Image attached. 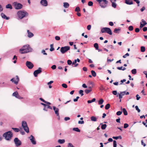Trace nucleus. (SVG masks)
<instances>
[{
  "instance_id": "f257e3e1",
  "label": "nucleus",
  "mask_w": 147,
  "mask_h": 147,
  "mask_svg": "<svg viewBox=\"0 0 147 147\" xmlns=\"http://www.w3.org/2000/svg\"><path fill=\"white\" fill-rule=\"evenodd\" d=\"M32 49L28 45L24 46L22 48L20 49V52L21 54H24L32 51Z\"/></svg>"
},
{
  "instance_id": "f03ea898",
  "label": "nucleus",
  "mask_w": 147,
  "mask_h": 147,
  "mask_svg": "<svg viewBox=\"0 0 147 147\" xmlns=\"http://www.w3.org/2000/svg\"><path fill=\"white\" fill-rule=\"evenodd\" d=\"M13 136V134L11 131H9L4 133L3 136L5 138V140L10 141Z\"/></svg>"
},
{
  "instance_id": "7ed1b4c3",
  "label": "nucleus",
  "mask_w": 147,
  "mask_h": 147,
  "mask_svg": "<svg viewBox=\"0 0 147 147\" xmlns=\"http://www.w3.org/2000/svg\"><path fill=\"white\" fill-rule=\"evenodd\" d=\"M17 14L18 17L21 19H22L26 16H28V13L24 11H20L18 12Z\"/></svg>"
},
{
  "instance_id": "20e7f679",
  "label": "nucleus",
  "mask_w": 147,
  "mask_h": 147,
  "mask_svg": "<svg viewBox=\"0 0 147 147\" xmlns=\"http://www.w3.org/2000/svg\"><path fill=\"white\" fill-rule=\"evenodd\" d=\"M101 32L102 33H107L110 35H111L112 34L111 29L108 27L102 28L101 30Z\"/></svg>"
},
{
  "instance_id": "39448f33",
  "label": "nucleus",
  "mask_w": 147,
  "mask_h": 147,
  "mask_svg": "<svg viewBox=\"0 0 147 147\" xmlns=\"http://www.w3.org/2000/svg\"><path fill=\"white\" fill-rule=\"evenodd\" d=\"M22 126L24 130L27 133L29 132V129L27 123L25 121H23L22 122Z\"/></svg>"
},
{
  "instance_id": "423d86ee",
  "label": "nucleus",
  "mask_w": 147,
  "mask_h": 147,
  "mask_svg": "<svg viewBox=\"0 0 147 147\" xmlns=\"http://www.w3.org/2000/svg\"><path fill=\"white\" fill-rule=\"evenodd\" d=\"M15 8L16 9H20L23 7V5L20 3H18L17 2H14L13 3Z\"/></svg>"
},
{
  "instance_id": "0eeeda50",
  "label": "nucleus",
  "mask_w": 147,
  "mask_h": 147,
  "mask_svg": "<svg viewBox=\"0 0 147 147\" xmlns=\"http://www.w3.org/2000/svg\"><path fill=\"white\" fill-rule=\"evenodd\" d=\"M70 49V47L69 46L62 47L60 49V51L62 54H64L69 50Z\"/></svg>"
},
{
  "instance_id": "6e6552de",
  "label": "nucleus",
  "mask_w": 147,
  "mask_h": 147,
  "mask_svg": "<svg viewBox=\"0 0 147 147\" xmlns=\"http://www.w3.org/2000/svg\"><path fill=\"white\" fill-rule=\"evenodd\" d=\"M14 142L16 147H18L22 144L21 141L18 138H14Z\"/></svg>"
},
{
  "instance_id": "1a4fd4ad",
  "label": "nucleus",
  "mask_w": 147,
  "mask_h": 147,
  "mask_svg": "<svg viewBox=\"0 0 147 147\" xmlns=\"http://www.w3.org/2000/svg\"><path fill=\"white\" fill-rule=\"evenodd\" d=\"M42 69L41 68L39 67L38 69L35 70L33 73L34 76L35 77H37L38 74L41 73L42 72Z\"/></svg>"
},
{
  "instance_id": "9d476101",
  "label": "nucleus",
  "mask_w": 147,
  "mask_h": 147,
  "mask_svg": "<svg viewBox=\"0 0 147 147\" xmlns=\"http://www.w3.org/2000/svg\"><path fill=\"white\" fill-rule=\"evenodd\" d=\"M26 64L28 68L30 69H32L34 66L33 64L31 62L29 61H27L26 62Z\"/></svg>"
},
{
  "instance_id": "9b49d317",
  "label": "nucleus",
  "mask_w": 147,
  "mask_h": 147,
  "mask_svg": "<svg viewBox=\"0 0 147 147\" xmlns=\"http://www.w3.org/2000/svg\"><path fill=\"white\" fill-rule=\"evenodd\" d=\"M29 138L30 139V140L33 144L35 145L36 144V141L33 136L32 135H30V136L29 137Z\"/></svg>"
},
{
  "instance_id": "f8f14e48",
  "label": "nucleus",
  "mask_w": 147,
  "mask_h": 147,
  "mask_svg": "<svg viewBox=\"0 0 147 147\" xmlns=\"http://www.w3.org/2000/svg\"><path fill=\"white\" fill-rule=\"evenodd\" d=\"M16 78L15 80V78H13L11 79L10 81L12 82H14V84H18V82L19 81V78L18 76H16Z\"/></svg>"
},
{
  "instance_id": "ddd939ff",
  "label": "nucleus",
  "mask_w": 147,
  "mask_h": 147,
  "mask_svg": "<svg viewBox=\"0 0 147 147\" xmlns=\"http://www.w3.org/2000/svg\"><path fill=\"white\" fill-rule=\"evenodd\" d=\"M40 3L44 7H46L48 5V2L47 0H41Z\"/></svg>"
},
{
  "instance_id": "4468645a",
  "label": "nucleus",
  "mask_w": 147,
  "mask_h": 147,
  "mask_svg": "<svg viewBox=\"0 0 147 147\" xmlns=\"http://www.w3.org/2000/svg\"><path fill=\"white\" fill-rule=\"evenodd\" d=\"M141 21L142 22H141L140 24V28H142L143 27L147 24V23L144 20L142 19Z\"/></svg>"
},
{
  "instance_id": "2eb2a0df",
  "label": "nucleus",
  "mask_w": 147,
  "mask_h": 147,
  "mask_svg": "<svg viewBox=\"0 0 147 147\" xmlns=\"http://www.w3.org/2000/svg\"><path fill=\"white\" fill-rule=\"evenodd\" d=\"M101 1H103L104 2L105 4L102 5L100 4V6L102 8H105L107 7V4L108 3V1L106 0H101Z\"/></svg>"
},
{
  "instance_id": "dca6fc26",
  "label": "nucleus",
  "mask_w": 147,
  "mask_h": 147,
  "mask_svg": "<svg viewBox=\"0 0 147 147\" xmlns=\"http://www.w3.org/2000/svg\"><path fill=\"white\" fill-rule=\"evenodd\" d=\"M53 109L54 110L55 114L57 116H59V109L58 108H57L55 107V106H53Z\"/></svg>"
},
{
  "instance_id": "f3484780",
  "label": "nucleus",
  "mask_w": 147,
  "mask_h": 147,
  "mask_svg": "<svg viewBox=\"0 0 147 147\" xmlns=\"http://www.w3.org/2000/svg\"><path fill=\"white\" fill-rule=\"evenodd\" d=\"M1 16L2 18L6 20H8L9 19V17L7 16L4 13H1Z\"/></svg>"
},
{
  "instance_id": "a211bd4d",
  "label": "nucleus",
  "mask_w": 147,
  "mask_h": 147,
  "mask_svg": "<svg viewBox=\"0 0 147 147\" xmlns=\"http://www.w3.org/2000/svg\"><path fill=\"white\" fill-rule=\"evenodd\" d=\"M125 3L127 5H131L133 4V1L131 0H127L125 1Z\"/></svg>"
},
{
  "instance_id": "6ab92c4d",
  "label": "nucleus",
  "mask_w": 147,
  "mask_h": 147,
  "mask_svg": "<svg viewBox=\"0 0 147 147\" xmlns=\"http://www.w3.org/2000/svg\"><path fill=\"white\" fill-rule=\"evenodd\" d=\"M27 32L28 33V36L29 38H31L34 36V34L32 32H30L29 30H27Z\"/></svg>"
},
{
  "instance_id": "aec40b11",
  "label": "nucleus",
  "mask_w": 147,
  "mask_h": 147,
  "mask_svg": "<svg viewBox=\"0 0 147 147\" xmlns=\"http://www.w3.org/2000/svg\"><path fill=\"white\" fill-rule=\"evenodd\" d=\"M100 125H101V128L102 130L105 129L107 126V125L106 124H103L102 123L100 124Z\"/></svg>"
},
{
  "instance_id": "412c9836",
  "label": "nucleus",
  "mask_w": 147,
  "mask_h": 147,
  "mask_svg": "<svg viewBox=\"0 0 147 147\" xmlns=\"http://www.w3.org/2000/svg\"><path fill=\"white\" fill-rule=\"evenodd\" d=\"M121 30V28H115L114 30V32L117 34H119V31Z\"/></svg>"
},
{
  "instance_id": "4be33fe9",
  "label": "nucleus",
  "mask_w": 147,
  "mask_h": 147,
  "mask_svg": "<svg viewBox=\"0 0 147 147\" xmlns=\"http://www.w3.org/2000/svg\"><path fill=\"white\" fill-rule=\"evenodd\" d=\"M121 109L122 110V112H123L124 115H127L128 113L125 109V108L122 109V107H121Z\"/></svg>"
},
{
  "instance_id": "5701e85b",
  "label": "nucleus",
  "mask_w": 147,
  "mask_h": 147,
  "mask_svg": "<svg viewBox=\"0 0 147 147\" xmlns=\"http://www.w3.org/2000/svg\"><path fill=\"white\" fill-rule=\"evenodd\" d=\"M63 6L64 8H68L69 6V4L67 2H64Z\"/></svg>"
},
{
  "instance_id": "b1692460",
  "label": "nucleus",
  "mask_w": 147,
  "mask_h": 147,
  "mask_svg": "<svg viewBox=\"0 0 147 147\" xmlns=\"http://www.w3.org/2000/svg\"><path fill=\"white\" fill-rule=\"evenodd\" d=\"M58 142L60 144H63L65 143V140L64 139H59Z\"/></svg>"
},
{
  "instance_id": "393cba45",
  "label": "nucleus",
  "mask_w": 147,
  "mask_h": 147,
  "mask_svg": "<svg viewBox=\"0 0 147 147\" xmlns=\"http://www.w3.org/2000/svg\"><path fill=\"white\" fill-rule=\"evenodd\" d=\"M6 8L7 9H12V7L11 4H8L6 6Z\"/></svg>"
},
{
  "instance_id": "a878e982",
  "label": "nucleus",
  "mask_w": 147,
  "mask_h": 147,
  "mask_svg": "<svg viewBox=\"0 0 147 147\" xmlns=\"http://www.w3.org/2000/svg\"><path fill=\"white\" fill-rule=\"evenodd\" d=\"M90 119L91 120L93 121H97V119L96 117L94 116H92L91 117Z\"/></svg>"
},
{
  "instance_id": "bb28decb",
  "label": "nucleus",
  "mask_w": 147,
  "mask_h": 147,
  "mask_svg": "<svg viewBox=\"0 0 147 147\" xmlns=\"http://www.w3.org/2000/svg\"><path fill=\"white\" fill-rule=\"evenodd\" d=\"M94 47L95 48L96 50L98 49V45L97 43H95L94 44Z\"/></svg>"
},
{
  "instance_id": "cd10ccee",
  "label": "nucleus",
  "mask_w": 147,
  "mask_h": 147,
  "mask_svg": "<svg viewBox=\"0 0 147 147\" xmlns=\"http://www.w3.org/2000/svg\"><path fill=\"white\" fill-rule=\"evenodd\" d=\"M91 72L92 75L93 77H95L96 76V73L95 71L92 70L91 71Z\"/></svg>"
},
{
  "instance_id": "c85d7f7f",
  "label": "nucleus",
  "mask_w": 147,
  "mask_h": 147,
  "mask_svg": "<svg viewBox=\"0 0 147 147\" xmlns=\"http://www.w3.org/2000/svg\"><path fill=\"white\" fill-rule=\"evenodd\" d=\"M73 130L77 132H80V130L78 127L73 128Z\"/></svg>"
},
{
  "instance_id": "c756f323",
  "label": "nucleus",
  "mask_w": 147,
  "mask_h": 147,
  "mask_svg": "<svg viewBox=\"0 0 147 147\" xmlns=\"http://www.w3.org/2000/svg\"><path fill=\"white\" fill-rule=\"evenodd\" d=\"M104 100L102 99L101 98L98 101V104L99 105H102L104 102Z\"/></svg>"
},
{
  "instance_id": "7c9ffc66",
  "label": "nucleus",
  "mask_w": 147,
  "mask_h": 147,
  "mask_svg": "<svg viewBox=\"0 0 147 147\" xmlns=\"http://www.w3.org/2000/svg\"><path fill=\"white\" fill-rule=\"evenodd\" d=\"M11 129L16 132H18L20 131V129L18 128L12 127Z\"/></svg>"
},
{
  "instance_id": "2f4dec72",
  "label": "nucleus",
  "mask_w": 147,
  "mask_h": 147,
  "mask_svg": "<svg viewBox=\"0 0 147 147\" xmlns=\"http://www.w3.org/2000/svg\"><path fill=\"white\" fill-rule=\"evenodd\" d=\"M18 95V92L17 91L15 92L12 94L13 96H15L16 98L17 97V96Z\"/></svg>"
},
{
  "instance_id": "473e14b6",
  "label": "nucleus",
  "mask_w": 147,
  "mask_h": 147,
  "mask_svg": "<svg viewBox=\"0 0 147 147\" xmlns=\"http://www.w3.org/2000/svg\"><path fill=\"white\" fill-rule=\"evenodd\" d=\"M113 139L115 140H117L118 139H121L122 137L121 136H113L112 138Z\"/></svg>"
},
{
  "instance_id": "72a5a7b5",
  "label": "nucleus",
  "mask_w": 147,
  "mask_h": 147,
  "mask_svg": "<svg viewBox=\"0 0 147 147\" xmlns=\"http://www.w3.org/2000/svg\"><path fill=\"white\" fill-rule=\"evenodd\" d=\"M110 105L108 103L105 106V109L106 110L108 109L110 107Z\"/></svg>"
},
{
  "instance_id": "f704fd0d",
  "label": "nucleus",
  "mask_w": 147,
  "mask_h": 147,
  "mask_svg": "<svg viewBox=\"0 0 147 147\" xmlns=\"http://www.w3.org/2000/svg\"><path fill=\"white\" fill-rule=\"evenodd\" d=\"M75 11L77 12L80 11V9L79 7L78 6L76 7L75 9Z\"/></svg>"
},
{
  "instance_id": "c9c22d12",
  "label": "nucleus",
  "mask_w": 147,
  "mask_h": 147,
  "mask_svg": "<svg viewBox=\"0 0 147 147\" xmlns=\"http://www.w3.org/2000/svg\"><path fill=\"white\" fill-rule=\"evenodd\" d=\"M131 72L132 74H135L137 73L136 69H133L131 70Z\"/></svg>"
},
{
  "instance_id": "e433bc0d",
  "label": "nucleus",
  "mask_w": 147,
  "mask_h": 147,
  "mask_svg": "<svg viewBox=\"0 0 147 147\" xmlns=\"http://www.w3.org/2000/svg\"><path fill=\"white\" fill-rule=\"evenodd\" d=\"M141 51L142 52H144L145 51V48L144 46H141Z\"/></svg>"
},
{
  "instance_id": "4c0bfd02",
  "label": "nucleus",
  "mask_w": 147,
  "mask_h": 147,
  "mask_svg": "<svg viewBox=\"0 0 147 147\" xmlns=\"http://www.w3.org/2000/svg\"><path fill=\"white\" fill-rule=\"evenodd\" d=\"M111 5L113 8H115L116 7L117 4L115 2H113L112 3Z\"/></svg>"
},
{
  "instance_id": "58836bf2",
  "label": "nucleus",
  "mask_w": 147,
  "mask_h": 147,
  "mask_svg": "<svg viewBox=\"0 0 147 147\" xmlns=\"http://www.w3.org/2000/svg\"><path fill=\"white\" fill-rule=\"evenodd\" d=\"M92 91V89H86L85 90V93L88 94Z\"/></svg>"
},
{
  "instance_id": "ea45409f",
  "label": "nucleus",
  "mask_w": 147,
  "mask_h": 147,
  "mask_svg": "<svg viewBox=\"0 0 147 147\" xmlns=\"http://www.w3.org/2000/svg\"><path fill=\"white\" fill-rule=\"evenodd\" d=\"M128 30L130 31H132L134 29V27L133 26H130L128 27Z\"/></svg>"
},
{
  "instance_id": "a19ab883",
  "label": "nucleus",
  "mask_w": 147,
  "mask_h": 147,
  "mask_svg": "<svg viewBox=\"0 0 147 147\" xmlns=\"http://www.w3.org/2000/svg\"><path fill=\"white\" fill-rule=\"evenodd\" d=\"M122 113V111H119L116 113V115L118 116L120 115H121Z\"/></svg>"
},
{
  "instance_id": "79ce46f5",
  "label": "nucleus",
  "mask_w": 147,
  "mask_h": 147,
  "mask_svg": "<svg viewBox=\"0 0 147 147\" xmlns=\"http://www.w3.org/2000/svg\"><path fill=\"white\" fill-rule=\"evenodd\" d=\"M88 5L90 6H92L93 5V3L92 1H89L88 3Z\"/></svg>"
},
{
  "instance_id": "37998d69",
  "label": "nucleus",
  "mask_w": 147,
  "mask_h": 147,
  "mask_svg": "<svg viewBox=\"0 0 147 147\" xmlns=\"http://www.w3.org/2000/svg\"><path fill=\"white\" fill-rule=\"evenodd\" d=\"M79 94H80L82 96L84 95L83 90H81L79 91Z\"/></svg>"
},
{
  "instance_id": "c03bdc74",
  "label": "nucleus",
  "mask_w": 147,
  "mask_h": 147,
  "mask_svg": "<svg viewBox=\"0 0 147 147\" xmlns=\"http://www.w3.org/2000/svg\"><path fill=\"white\" fill-rule=\"evenodd\" d=\"M117 142L116 140L113 141V147H117Z\"/></svg>"
},
{
  "instance_id": "a18cd8bd",
  "label": "nucleus",
  "mask_w": 147,
  "mask_h": 147,
  "mask_svg": "<svg viewBox=\"0 0 147 147\" xmlns=\"http://www.w3.org/2000/svg\"><path fill=\"white\" fill-rule=\"evenodd\" d=\"M125 91H124L123 92H120L119 94H121V95L123 96H124L125 94Z\"/></svg>"
},
{
  "instance_id": "49530a36",
  "label": "nucleus",
  "mask_w": 147,
  "mask_h": 147,
  "mask_svg": "<svg viewBox=\"0 0 147 147\" xmlns=\"http://www.w3.org/2000/svg\"><path fill=\"white\" fill-rule=\"evenodd\" d=\"M67 63L69 65H71L72 64V62L70 60H68L67 61Z\"/></svg>"
},
{
  "instance_id": "de8ad7c7",
  "label": "nucleus",
  "mask_w": 147,
  "mask_h": 147,
  "mask_svg": "<svg viewBox=\"0 0 147 147\" xmlns=\"http://www.w3.org/2000/svg\"><path fill=\"white\" fill-rule=\"evenodd\" d=\"M41 53H43L44 55H47V53L45 52V51L44 50H43L41 52Z\"/></svg>"
},
{
  "instance_id": "09e8293b",
  "label": "nucleus",
  "mask_w": 147,
  "mask_h": 147,
  "mask_svg": "<svg viewBox=\"0 0 147 147\" xmlns=\"http://www.w3.org/2000/svg\"><path fill=\"white\" fill-rule=\"evenodd\" d=\"M112 93L113 94L115 95H116L117 94H118V93H117V92L116 90H114L112 91Z\"/></svg>"
},
{
  "instance_id": "8fccbe9b",
  "label": "nucleus",
  "mask_w": 147,
  "mask_h": 147,
  "mask_svg": "<svg viewBox=\"0 0 147 147\" xmlns=\"http://www.w3.org/2000/svg\"><path fill=\"white\" fill-rule=\"evenodd\" d=\"M62 86L65 88H66L67 87V85L66 84L64 83L63 84H62Z\"/></svg>"
},
{
  "instance_id": "3c124183",
  "label": "nucleus",
  "mask_w": 147,
  "mask_h": 147,
  "mask_svg": "<svg viewBox=\"0 0 147 147\" xmlns=\"http://www.w3.org/2000/svg\"><path fill=\"white\" fill-rule=\"evenodd\" d=\"M129 126V125L127 123H125L124 124L123 127L124 128H126Z\"/></svg>"
},
{
  "instance_id": "603ef678",
  "label": "nucleus",
  "mask_w": 147,
  "mask_h": 147,
  "mask_svg": "<svg viewBox=\"0 0 147 147\" xmlns=\"http://www.w3.org/2000/svg\"><path fill=\"white\" fill-rule=\"evenodd\" d=\"M55 39L57 40H59L60 39V38L59 36H56L55 37Z\"/></svg>"
},
{
  "instance_id": "864d4df0",
  "label": "nucleus",
  "mask_w": 147,
  "mask_h": 147,
  "mask_svg": "<svg viewBox=\"0 0 147 147\" xmlns=\"http://www.w3.org/2000/svg\"><path fill=\"white\" fill-rule=\"evenodd\" d=\"M107 46L109 47H110L111 49H115L114 48V46L112 45H108Z\"/></svg>"
},
{
  "instance_id": "5fc2aeb1",
  "label": "nucleus",
  "mask_w": 147,
  "mask_h": 147,
  "mask_svg": "<svg viewBox=\"0 0 147 147\" xmlns=\"http://www.w3.org/2000/svg\"><path fill=\"white\" fill-rule=\"evenodd\" d=\"M134 1L136 2L138 4V6H139V4L140 3V1L139 0H134Z\"/></svg>"
},
{
  "instance_id": "6e6d98bb",
  "label": "nucleus",
  "mask_w": 147,
  "mask_h": 147,
  "mask_svg": "<svg viewBox=\"0 0 147 147\" xmlns=\"http://www.w3.org/2000/svg\"><path fill=\"white\" fill-rule=\"evenodd\" d=\"M70 119V118L69 117H65L64 120L65 121H67Z\"/></svg>"
},
{
  "instance_id": "4d7b16f0",
  "label": "nucleus",
  "mask_w": 147,
  "mask_h": 147,
  "mask_svg": "<svg viewBox=\"0 0 147 147\" xmlns=\"http://www.w3.org/2000/svg\"><path fill=\"white\" fill-rule=\"evenodd\" d=\"M129 55V54L128 53H126L125 55H123V58H125L127 56H128Z\"/></svg>"
},
{
  "instance_id": "13d9d810",
  "label": "nucleus",
  "mask_w": 147,
  "mask_h": 147,
  "mask_svg": "<svg viewBox=\"0 0 147 147\" xmlns=\"http://www.w3.org/2000/svg\"><path fill=\"white\" fill-rule=\"evenodd\" d=\"M68 147H74L71 143H69L68 145Z\"/></svg>"
},
{
  "instance_id": "bf43d9fd",
  "label": "nucleus",
  "mask_w": 147,
  "mask_h": 147,
  "mask_svg": "<svg viewBox=\"0 0 147 147\" xmlns=\"http://www.w3.org/2000/svg\"><path fill=\"white\" fill-rule=\"evenodd\" d=\"M91 26L90 25H89L87 26V29L88 30H90L91 28Z\"/></svg>"
},
{
  "instance_id": "052dcab7",
  "label": "nucleus",
  "mask_w": 147,
  "mask_h": 147,
  "mask_svg": "<svg viewBox=\"0 0 147 147\" xmlns=\"http://www.w3.org/2000/svg\"><path fill=\"white\" fill-rule=\"evenodd\" d=\"M140 31V29L138 28H136L135 29V31L136 32H138Z\"/></svg>"
},
{
  "instance_id": "680f3d73",
  "label": "nucleus",
  "mask_w": 147,
  "mask_h": 147,
  "mask_svg": "<svg viewBox=\"0 0 147 147\" xmlns=\"http://www.w3.org/2000/svg\"><path fill=\"white\" fill-rule=\"evenodd\" d=\"M56 66L55 65H53L51 67V68L53 69H56Z\"/></svg>"
},
{
  "instance_id": "e2e57ef3",
  "label": "nucleus",
  "mask_w": 147,
  "mask_h": 147,
  "mask_svg": "<svg viewBox=\"0 0 147 147\" xmlns=\"http://www.w3.org/2000/svg\"><path fill=\"white\" fill-rule=\"evenodd\" d=\"M139 96V95L138 94H137L136 96V100H139L140 98V96Z\"/></svg>"
},
{
  "instance_id": "0e129e2a",
  "label": "nucleus",
  "mask_w": 147,
  "mask_h": 147,
  "mask_svg": "<svg viewBox=\"0 0 147 147\" xmlns=\"http://www.w3.org/2000/svg\"><path fill=\"white\" fill-rule=\"evenodd\" d=\"M143 30L144 32H146L147 30V27H144L142 29Z\"/></svg>"
},
{
  "instance_id": "69168bd1",
  "label": "nucleus",
  "mask_w": 147,
  "mask_h": 147,
  "mask_svg": "<svg viewBox=\"0 0 147 147\" xmlns=\"http://www.w3.org/2000/svg\"><path fill=\"white\" fill-rule=\"evenodd\" d=\"M141 142L142 145H143L144 147L146 146V144L143 142V140H141Z\"/></svg>"
},
{
  "instance_id": "338daca9",
  "label": "nucleus",
  "mask_w": 147,
  "mask_h": 147,
  "mask_svg": "<svg viewBox=\"0 0 147 147\" xmlns=\"http://www.w3.org/2000/svg\"><path fill=\"white\" fill-rule=\"evenodd\" d=\"M145 9V7L144 6H143L142 8L140 9V11L141 12H143Z\"/></svg>"
},
{
  "instance_id": "774afa93",
  "label": "nucleus",
  "mask_w": 147,
  "mask_h": 147,
  "mask_svg": "<svg viewBox=\"0 0 147 147\" xmlns=\"http://www.w3.org/2000/svg\"><path fill=\"white\" fill-rule=\"evenodd\" d=\"M84 123V122L83 121H78V123L79 124H83Z\"/></svg>"
}]
</instances>
